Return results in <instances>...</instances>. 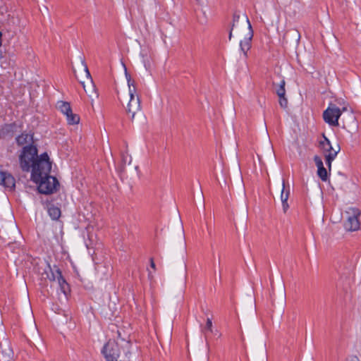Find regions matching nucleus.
Instances as JSON below:
<instances>
[{
  "instance_id": "obj_18",
  "label": "nucleus",
  "mask_w": 361,
  "mask_h": 361,
  "mask_svg": "<svg viewBox=\"0 0 361 361\" xmlns=\"http://www.w3.org/2000/svg\"><path fill=\"white\" fill-rule=\"evenodd\" d=\"M336 156L337 154L336 152H334L331 154H325V161L329 172L331 171V163L335 159Z\"/></svg>"
},
{
  "instance_id": "obj_2",
  "label": "nucleus",
  "mask_w": 361,
  "mask_h": 361,
  "mask_svg": "<svg viewBox=\"0 0 361 361\" xmlns=\"http://www.w3.org/2000/svg\"><path fill=\"white\" fill-rule=\"evenodd\" d=\"M42 276L49 281H57L61 292L65 295L70 293V286L63 277L61 270L56 266H54L52 269L49 264H47V269H44Z\"/></svg>"
},
{
  "instance_id": "obj_3",
  "label": "nucleus",
  "mask_w": 361,
  "mask_h": 361,
  "mask_svg": "<svg viewBox=\"0 0 361 361\" xmlns=\"http://www.w3.org/2000/svg\"><path fill=\"white\" fill-rule=\"evenodd\" d=\"M40 159L37 156L36 147L30 145L23 147L22 153L19 157L20 167L24 171H29L32 168L34 162Z\"/></svg>"
},
{
  "instance_id": "obj_24",
  "label": "nucleus",
  "mask_w": 361,
  "mask_h": 361,
  "mask_svg": "<svg viewBox=\"0 0 361 361\" xmlns=\"http://www.w3.org/2000/svg\"><path fill=\"white\" fill-rule=\"evenodd\" d=\"M82 65H83V66H84V70H85V73H86V76H87V78L88 79H90V82H92V78H91V75H90V72H89V70H88V68H87V65L85 64V63L84 61H82Z\"/></svg>"
},
{
  "instance_id": "obj_29",
  "label": "nucleus",
  "mask_w": 361,
  "mask_h": 361,
  "mask_svg": "<svg viewBox=\"0 0 361 361\" xmlns=\"http://www.w3.org/2000/svg\"><path fill=\"white\" fill-rule=\"evenodd\" d=\"M346 110H347V108H346V107H343V110L341 111V112H342V111H346Z\"/></svg>"
},
{
  "instance_id": "obj_23",
  "label": "nucleus",
  "mask_w": 361,
  "mask_h": 361,
  "mask_svg": "<svg viewBox=\"0 0 361 361\" xmlns=\"http://www.w3.org/2000/svg\"><path fill=\"white\" fill-rule=\"evenodd\" d=\"M240 15L237 13H235L233 16V23L231 24V27H235L236 23L239 21Z\"/></svg>"
},
{
  "instance_id": "obj_4",
  "label": "nucleus",
  "mask_w": 361,
  "mask_h": 361,
  "mask_svg": "<svg viewBox=\"0 0 361 361\" xmlns=\"http://www.w3.org/2000/svg\"><path fill=\"white\" fill-rule=\"evenodd\" d=\"M126 75L128 80L130 97L129 102L126 108V111L133 120L135 114L141 110L140 99V97L136 94L135 87L130 83V77L127 74L126 72Z\"/></svg>"
},
{
  "instance_id": "obj_25",
  "label": "nucleus",
  "mask_w": 361,
  "mask_h": 361,
  "mask_svg": "<svg viewBox=\"0 0 361 361\" xmlns=\"http://www.w3.org/2000/svg\"><path fill=\"white\" fill-rule=\"evenodd\" d=\"M150 267L153 269H156V265H155V263L154 262V259L153 258H151L150 259Z\"/></svg>"
},
{
  "instance_id": "obj_8",
  "label": "nucleus",
  "mask_w": 361,
  "mask_h": 361,
  "mask_svg": "<svg viewBox=\"0 0 361 361\" xmlns=\"http://www.w3.org/2000/svg\"><path fill=\"white\" fill-rule=\"evenodd\" d=\"M349 216L344 224L345 228L349 231H356L360 228V221L358 216L360 214L359 209L355 208H350L347 212Z\"/></svg>"
},
{
  "instance_id": "obj_28",
  "label": "nucleus",
  "mask_w": 361,
  "mask_h": 361,
  "mask_svg": "<svg viewBox=\"0 0 361 361\" xmlns=\"http://www.w3.org/2000/svg\"><path fill=\"white\" fill-rule=\"evenodd\" d=\"M1 37H2V33L0 31V47L1 46L2 44V42H1Z\"/></svg>"
},
{
  "instance_id": "obj_9",
  "label": "nucleus",
  "mask_w": 361,
  "mask_h": 361,
  "mask_svg": "<svg viewBox=\"0 0 361 361\" xmlns=\"http://www.w3.org/2000/svg\"><path fill=\"white\" fill-rule=\"evenodd\" d=\"M245 20L247 24V34L245 37L244 39L240 41V50L244 53V55L247 56V52L251 47V40L253 37V30L247 16H245Z\"/></svg>"
},
{
  "instance_id": "obj_21",
  "label": "nucleus",
  "mask_w": 361,
  "mask_h": 361,
  "mask_svg": "<svg viewBox=\"0 0 361 361\" xmlns=\"http://www.w3.org/2000/svg\"><path fill=\"white\" fill-rule=\"evenodd\" d=\"M288 35H290L297 42H298L300 39V34L295 29H291V30H288L286 32V35L288 36Z\"/></svg>"
},
{
  "instance_id": "obj_15",
  "label": "nucleus",
  "mask_w": 361,
  "mask_h": 361,
  "mask_svg": "<svg viewBox=\"0 0 361 361\" xmlns=\"http://www.w3.org/2000/svg\"><path fill=\"white\" fill-rule=\"evenodd\" d=\"M32 135L27 133H22L20 135L17 137L16 142L18 145L22 146L25 144H30L32 142Z\"/></svg>"
},
{
  "instance_id": "obj_27",
  "label": "nucleus",
  "mask_w": 361,
  "mask_h": 361,
  "mask_svg": "<svg viewBox=\"0 0 361 361\" xmlns=\"http://www.w3.org/2000/svg\"><path fill=\"white\" fill-rule=\"evenodd\" d=\"M347 361H359V360L357 357H352V358L348 360Z\"/></svg>"
},
{
  "instance_id": "obj_16",
  "label": "nucleus",
  "mask_w": 361,
  "mask_h": 361,
  "mask_svg": "<svg viewBox=\"0 0 361 361\" xmlns=\"http://www.w3.org/2000/svg\"><path fill=\"white\" fill-rule=\"evenodd\" d=\"M2 360L4 361H11L13 358V353L9 345H5L1 350Z\"/></svg>"
},
{
  "instance_id": "obj_10",
  "label": "nucleus",
  "mask_w": 361,
  "mask_h": 361,
  "mask_svg": "<svg viewBox=\"0 0 361 361\" xmlns=\"http://www.w3.org/2000/svg\"><path fill=\"white\" fill-rule=\"evenodd\" d=\"M313 159L317 167V176L322 181L326 182L329 178V169L324 168L323 161L318 155H315Z\"/></svg>"
},
{
  "instance_id": "obj_17",
  "label": "nucleus",
  "mask_w": 361,
  "mask_h": 361,
  "mask_svg": "<svg viewBox=\"0 0 361 361\" xmlns=\"http://www.w3.org/2000/svg\"><path fill=\"white\" fill-rule=\"evenodd\" d=\"M48 213L50 217L54 220H57L61 216V210L59 207L54 205L48 208Z\"/></svg>"
},
{
  "instance_id": "obj_13",
  "label": "nucleus",
  "mask_w": 361,
  "mask_h": 361,
  "mask_svg": "<svg viewBox=\"0 0 361 361\" xmlns=\"http://www.w3.org/2000/svg\"><path fill=\"white\" fill-rule=\"evenodd\" d=\"M289 195H290V190H289V188H286L285 182H284V180H283L282 190H281V200L282 202L283 210L284 212H286L289 208V205L288 204V199L289 197Z\"/></svg>"
},
{
  "instance_id": "obj_19",
  "label": "nucleus",
  "mask_w": 361,
  "mask_h": 361,
  "mask_svg": "<svg viewBox=\"0 0 361 361\" xmlns=\"http://www.w3.org/2000/svg\"><path fill=\"white\" fill-rule=\"evenodd\" d=\"M286 82L284 80H282L280 83L277 85L276 89V93L279 96V97H281L282 96L286 95V90H285Z\"/></svg>"
},
{
  "instance_id": "obj_7",
  "label": "nucleus",
  "mask_w": 361,
  "mask_h": 361,
  "mask_svg": "<svg viewBox=\"0 0 361 361\" xmlns=\"http://www.w3.org/2000/svg\"><path fill=\"white\" fill-rule=\"evenodd\" d=\"M341 115V109L335 105L329 106L323 113L325 122L333 126H338V120Z\"/></svg>"
},
{
  "instance_id": "obj_14",
  "label": "nucleus",
  "mask_w": 361,
  "mask_h": 361,
  "mask_svg": "<svg viewBox=\"0 0 361 361\" xmlns=\"http://www.w3.org/2000/svg\"><path fill=\"white\" fill-rule=\"evenodd\" d=\"M201 332L204 335L207 347L209 349V344L208 342V333L213 332V324H212V321L210 318H207L205 326L202 327Z\"/></svg>"
},
{
  "instance_id": "obj_12",
  "label": "nucleus",
  "mask_w": 361,
  "mask_h": 361,
  "mask_svg": "<svg viewBox=\"0 0 361 361\" xmlns=\"http://www.w3.org/2000/svg\"><path fill=\"white\" fill-rule=\"evenodd\" d=\"M0 185L12 190L16 185L15 178L10 173L0 171Z\"/></svg>"
},
{
  "instance_id": "obj_22",
  "label": "nucleus",
  "mask_w": 361,
  "mask_h": 361,
  "mask_svg": "<svg viewBox=\"0 0 361 361\" xmlns=\"http://www.w3.org/2000/svg\"><path fill=\"white\" fill-rule=\"evenodd\" d=\"M279 104L283 108L287 107L288 100L285 96H282L281 97H279Z\"/></svg>"
},
{
  "instance_id": "obj_6",
  "label": "nucleus",
  "mask_w": 361,
  "mask_h": 361,
  "mask_svg": "<svg viewBox=\"0 0 361 361\" xmlns=\"http://www.w3.org/2000/svg\"><path fill=\"white\" fill-rule=\"evenodd\" d=\"M56 107L66 116V120L69 125H75L79 123L80 117L78 114L73 113L70 103L59 101Z\"/></svg>"
},
{
  "instance_id": "obj_20",
  "label": "nucleus",
  "mask_w": 361,
  "mask_h": 361,
  "mask_svg": "<svg viewBox=\"0 0 361 361\" xmlns=\"http://www.w3.org/2000/svg\"><path fill=\"white\" fill-rule=\"evenodd\" d=\"M117 333H118V338L121 339V341L123 343V348L127 350L126 353L128 354L129 353V349L131 345L130 341H127L125 338H122L120 331H118Z\"/></svg>"
},
{
  "instance_id": "obj_11",
  "label": "nucleus",
  "mask_w": 361,
  "mask_h": 361,
  "mask_svg": "<svg viewBox=\"0 0 361 361\" xmlns=\"http://www.w3.org/2000/svg\"><path fill=\"white\" fill-rule=\"evenodd\" d=\"M323 140L319 141V147L320 149L326 154H331L334 152H336V154L339 152L341 148L339 145H337L336 147H333L330 140L325 136V135L322 134Z\"/></svg>"
},
{
  "instance_id": "obj_30",
  "label": "nucleus",
  "mask_w": 361,
  "mask_h": 361,
  "mask_svg": "<svg viewBox=\"0 0 361 361\" xmlns=\"http://www.w3.org/2000/svg\"><path fill=\"white\" fill-rule=\"evenodd\" d=\"M81 83H82V85H83V88L85 90V86L84 85V82H82Z\"/></svg>"
},
{
  "instance_id": "obj_5",
  "label": "nucleus",
  "mask_w": 361,
  "mask_h": 361,
  "mask_svg": "<svg viewBox=\"0 0 361 361\" xmlns=\"http://www.w3.org/2000/svg\"><path fill=\"white\" fill-rule=\"evenodd\" d=\"M121 350L118 341L109 340L104 346L102 353L106 361H118Z\"/></svg>"
},
{
  "instance_id": "obj_26",
  "label": "nucleus",
  "mask_w": 361,
  "mask_h": 361,
  "mask_svg": "<svg viewBox=\"0 0 361 361\" xmlns=\"http://www.w3.org/2000/svg\"><path fill=\"white\" fill-rule=\"evenodd\" d=\"M233 29H234V27L231 26V29H230L229 34H228L229 40H231L232 38V32H233Z\"/></svg>"
},
{
  "instance_id": "obj_1",
  "label": "nucleus",
  "mask_w": 361,
  "mask_h": 361,
  "mask_svg": "<svg viewBox=\"0 0 361 361\" xmlns=\"http://www.w3.org/2000/svg\"><path fill=\"white\" fill-rule=\"evenodd\" d=\"M51 164L47 153H43L40 159L34 162L31 174L32 180L38 184V190L42 194H51L56 191L58 180L49 175Z\"/></svg>"
}]
</instances>
